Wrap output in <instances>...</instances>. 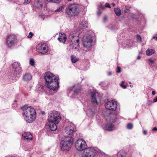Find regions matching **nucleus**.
Listing matches in <instances>:
<instances>
[{
	"instance_id": "58836bf2",
	"label": "nucleus",
	"mask_w": 157,
	"mask_h": 157,
	"mask_svg": "<svg viewBox=\"0 0 157 157\" xmlns=\"http://www.w3.org/2000/svg\"><path fill=\"white\" fill-rule=\"evenodd\" d=\"M152 101H150V100H149L147 101V104L149 105H151L152 104Z\"/></svg>"
},
{
	"instance_id": "ea45409f",
	"label": "nucleus",
	"mask_w": 157,
	"mask_h": 157,
	"mask_svg": "<svg viewBox=\"0 0 157 157\" xmlns=\"http://www.w3.org/2000/svg\"><path fill=\"white\" fill-rule=\"evenodd\" d=\"M148 61L151 63H153L155 61V60L152 59H148Z\"/></svg>"
},
{
	"instance_id": "f8f14e48",
	"label": "nucleus",
	"mask_w": 157,
	"mask_h": 157,
	"mask_svg": "<svg viewBox=\"0 0 157 157\" xmlns=\"http://www.w3.org/2000/svg\"><path fill=\"white\" fill-rule=\"evenodd\" d=\"M37 52L42 54H44L48 51V47L44 44L40 43L36 47Z\"/></svg>"
},
{
	"instance_id": "f03ea898",
	"label": "nucleus",
	"mask_w": 157,
	"mask_h": 157,
	"mask_svg": "<svg viewBox=\"0 0 157 157\" xmlns=\"http://www.w3.org/2000/svg\"><path fill=\"white\" fill-rule=\"evenodd\" d=\"M21 109L24 118L27 123H32L35 119L36 111L33 108L25 105L21 106Z\"/></svg>"
},
{
	"instance_id": "39448f33",
	"label": "nucleus",
	"mask_w": 157,
	"mask_h": 157,
	"mask_svg": "<svg viewBox=\"0 0 157 157\" xmlns=\"http://www.w3.org/2000/svg\"><path fill=\"white\" fill-rule=\"evenodd\" d=\"M79 12L78 6L76 4H69L66 9V12L69 16L76 15Z\"/></svg>"
},
{
	"instance_id": "412c9836",
	"label": "nucleus",
	"mask_w": 157,
	"mask_h": 157,
	"mask_svg": "<svg viewBox=\"0 0 157 157\" xmlns=\"http://www.w3.org/2000/svg\"><path fill=\"white\" fill-rule=\"evenodd\" d=\"M87 22L85 21H82L79 23V27L81 29H84L87 27Z\"/></svg>"
},
{
	"instance_id": "c03bdc74",
	"label": "nucleus",
	"mask_w": 157,
	"mask_h": 157,
	"mask_svg": "<svg viewBox=\"0 0 157 157\" xmlns=\"http://www.w3.org/2000/svg\"><path fill=\"white\" fill-rule=\"evenodd\" d=\"M153 101L155 102H157V97L153 99Z\"/></svg>"
},
{
	"instance_id": "72a5a7b5",
	"label": "nucleus",
	"mask_w": 157,
	"mask_h": 157,
	"mask_svg": "<svg viewBox=\"0 0 157 157\" xmlns=\"http://www.w3.org/2000/svg\"><path fill=\"white\" fill-rule=\"evenodd\" d=\"M136 38L137 40V41L140 42H141L142 41V38L140 35H136Z\"/></svg>"
},
{
	"instance_id": "6ab92c4d",
	"label": "nucleus",
	"mask_w": 157,
	"mask_h": 157,
	"mask_svg": "<svg viewBox=\"0 0 157 157\" xmlns=\"http://www.w3.org/2000/svg\"><path fill=\"white\" fill-rule=\"evenodd\" d=\"M32 78L31 75L29 73H26L23 76V79L25 81H28L30 80Z\"/></svg>"
},
{
	"instance_id": "de8ad7c7",
	"label": "nucleus",
	"mask_w": 157,
	"mask_h": 157,
	"mask_svg": "<svg viewBox=\"0 0 157 157\" xmlns=\"http://www.w3.org/2000/svg\"><path fill=\"white\" fill-rule=\"evenodd\" d=\"M152 94L153 95H154L155 94V92L154 91H152Z\"/></svg>"
},
{
	"instance_id": "49530a36",
	"label": "nucleus",
	"mask_w": 157,
	"mask_h": 157,
	"mask_svg": "<svg viewBox=\"0 0 157 157\" xmlns=\"http://www.w3.org/2000/svg\"><path fill=\"white\" fill-rule=\"evenodd\" d=\"M143 133L144 134H146L147 133V132L146 130H144V131H143Z\"/></svg>"
},
{
	"instance_id": "ddd939ff",
	"label": "nucleus",
	"mask_w": 157,
	"mask_h": 157,
	"mask_svg": "<svg viewBox=\"0 0 157 157\" xmlns=\"http://www.w3.org/2000/svg\"><path fill=\"white\" fill-rule=\"evenodd\" d=\"M105 106L107 109L113 110H115L117 107L116 103L113 101H109L106 102Z\"/></svg>"
},
{
	"instance_id": "dca6fc26",
	"label": "nucleus",
	"mask_w": 157,
	"mask_h": 157,
	"mask_svg": "<svg viewBox=\"0 0 157 157\" xmlns=\"http://www.w3.org/2000/svg\"><path fill=\"white\" fill-rule=\"evenodd\" d=\"M23 137H24L25 139L27 140H31L32 139V136L29 132H24L22 134Z\"/></svg>"
},
{
	"instance_id": "4be33fe9",
	"label": "nucleus",
	"mask_w": 157,
	"mask_h": 157,
	"mask_svg": "<svg viewBox=\"0 0 157 157\" xmlns=\"http://www.w3.org/2000/svg\"><path fill=\"white\" fill-rule=\"evenodd\" d=\"M105 128L106 130L107 131H111L114 129V126L112 124H106Z\"/></svg>"
},
{
	"instance_id": "c85d7f7f",
	"label": "nucleus",
	"mask_w": 157,
	"mask_h": 157,
	"mask_svg": "<svg viewBox=\"0 0 157 157\" xmlns=\"http://www.w3.org/2000/svg\"><path fill=\"white\" fill-rule=\"evenodd\" d=\"M109 116L111 117H114V119H110L109 121L111 123H113V122H115V121H116L117 118L116 117L115 115H110Z\"/></svg>"
},
{
	"instance_id": "4d7b16f0",
	"label": "nucleus",
	"mask_w": 157,
	"mask_h": 157,
	"mask_svg": "<svg viewBox=\"0 0 157 157\" xmlns=\"http://www.w3.org/2000/svg\"><path fill=\"white\" fill-rule=\"evenodd\" d=\"M120 86L122 87L123 86V85H124L123 83H121L120 84Z\"/></svg>"
},
{
	"instance_id": "1a4fd4ad",
	"label": "nucleus",
	"mask_w": 157,
	"mask_h": 157,
	"mask_svg": "<svg viewBox=\"0 0 157 157\" xmlns=\"http://www.w3.org/2000/svg\"><path fill=\"white\" fill-rule=\"evenodd\" d=\"M75 146L76 150L78 151H83L87 147L86 142L82 139H78L75 143Z\"/></svg>"
},
{
	"instance_id": "aec40b11",
	"label": "nucleus",
	"mask_w": 157,
	"mask_h": 157,
	"mask_svg": "<svg viewBox=\"0 0 157 157\" xmlns=\"http://www.w3.org/2000/svg\"><path fill=\"white\" fill-rule=\"evenodd\" d=\"M126 154L125 151L121 150L117 153V157H126Z\"/></svg>"
},
{
	"instance_id": "7ed1b4c3",
	"label": "nucleus",
	"mask_w": 157,
	"mask_h": 157,
	"mask_svg": "<svg viewBox=\"0 0 157 157\" xmlns=\"http://www.w3.org/2000/svg\"><path fill=\"white\" fill-rule=\"evenodd\" d=\"M73 141V138L71 136H65L60 144L61 150L64 151H69L72 145Z\"/></svg>"
},
{
	"instance_id": "a18cd8bd",
	"label": "nucleus",
	"mask_w": 157,
	"mask_h": 157,
	"mask_svg": "<svg viewBox=\"0 0 157 157\" xmlns=\"http://www.w3.org/2000/svg\"><path fill=\"white\" fill-rule=\"evenodd\" d=\"M152 130H153V131H157V128H156V127H154V128L152 129Z\"/></svg>"
},
{
	"instance_id": "c756f323",
	"label": "nucleus",
	"mask_w": 157,
	"mask_h": 157,
	"mask_svg": "<svg viewBox=\"0 0 157 157\" xmlns=\"http://www.w3.org/2000/svg\"><path fill=\"white\" fill-rule=\"evenodd\" d=\"M63 6H61L60 7H58L55 10V12H60L62 11V10L64 9Z\"/></svg>"
},
{
	"instance_id": "4c0bfd02",
	"label": "nucleus",
	"mask_w": 157,
	"mask_h": 157,
	"mask_svg": "<svg viewBox=\"0 0 157 157\" xmlns=\"http://www.w3.org/2000/svg\"><path fill=\"white\" fill-rule=\"evenodd\" d=\"M107 17L106 16H105L103 17V21L104 22H105V21H106L107 20Z\"/></svg>"
},
{
	"instance_id": "4468645a",
	"label": "nucleus",
	"mask_w": 157,
	"mask_h": 157,
	"mask_svg": "<svg viewBox=\"0 0 157 157\" xmlns=\"http://www.w3.org/2000/svg\"><path fill=\"white\" fill-rule=\"evenodd\" d=\"M65 131L67 134L72 135L75 132V127L73 124H71L66 127Z\"/></svg>"
},
{
	"instance_id": "a878e982",
	"label": "nucleus",
	"mask_w": 157,
	"mask_h": 157,
	"mask_svg": "<svg viewBox=\"0 0 157 157\" xmlns=\"http://www.w3.org/2000/svg\"><path fill=\"white\" fill-rule=\"evenodd\" d=\"M34 6L37 8H42L43 6L42 4L40 3L39 1H37L34 3Z\"/></svg>"
},
{
	"instance_id": "0e129e2a",
	"label": "nucleus",
	"mask_w": 157,
	"mask_h": 157,
	"mask_svg": "<svg viewBox=\"0 0 157 157\" xmlns=\"http://www.w3.org/2000/svg\"><path fill=\"white\" fill-rule=\"evenodd\" d=\"M130 86L131 87H132V86H131V85H130Z\"/></svg>"
},
{
	"instance_id": "37998d69",
	"label": "nucleus",
	"mask_w": 157,
	"mask_h": 157,
	"mask_svg": "<svg viewBox=\"0 0 157 157\" xmlns=\"http://www.w3.org/2000/svg\"><path fill=\"white\" fill-rule=\"evenodd\" d=\"M153 38L155 39L156 40H157V34L154 36L153 37Z\"/></svg>"
},
{
	"instance_id": "9d476101",
	"label": "nucleus",
	"mask_w": 157,
	"mask_h": 157,
	"mask_svg": "<svg viewBox=\"0 0 157 157\" xmlns=\"http://www.w3.org/2000/svg\"><path fill=\"white\" fill-rule=\"evenodd\" d=\"M82 41L84 46L86 48L91 46L93 41L91 36L88 34L85 35L83 36Z\"/></svg>"
},
{
	"instance_id": "5701e85b",
	"label": "nucleus",
	"mask_w": 157,
	"mask_h": 157,
	"mask_svg": "<svg viewBox=\"0 0 157 157\" xmlns=\"http://www.w3.org/2000/svg\"><path fill=\"white\" fill-rule=\"evenodd\" d=\"M155 52V51L154 49H148L146 51V52L147 55L150 56L154 53Z\"/></svg>"
},
{
	"instance_id": "603ef678",
	"label": "nucleus",
	"mask_w": 157,
	"mask_h": 157,
	"mask_svg": "<svg viewBox=\"0 0 157 157\" xmlns=\"http://www.w3.org/2000/svg\"><path fill=\"white\" fill-rule=\"evenodd\" d=\"M42 114H45V113L44 111H42Z\"/></svg>"
},
{
	"instance_id": "2eb2a0df",
	"label": "nucleus",
	"mask_w": 157,
	"mask_h": 157,
	"mask_svg": "<svg viewBox=\"0 0 157 157\" xmlns=\"http://www.w3.org/2000/svg\"><path fill=\"white\" fill-rule=\"evenodd\" d=\"M95 96L96 94L95 93L92 92L90 93L91 102L92 104L95 105H98V102Z\"/></svg>"
},
{
	"instance_id": "c9c22d12",
	"label": "nucleus",
	"mask_w": 157,
	"mask_h": 157,
	"mask_svg": "<svg viewBox=\"0 0 157 157\" xmlns=\"http://www.w3.org/2000/svg\"><path fill=\"white\" fill-rule=\"evenodd\" d=\"M33 35V34L31 32L29 33V35L27 36V37L29 38H31Z\"/></svg>"
},
{
	"instance_id": "bb28decb",
	"label": "nucleus",
	"mask_w": 157,
	"mask_h": 157,
	"mask_svg": "<svg viewBox=\"0 0 157 157\" xmlns=\"http://www.w3.org/2000/svg\"><path fill=\"white\" fill-rule=\"evenodd\" d=\"M71 60L73 63H75L78 60V59L77 58L74 56L71 55Z\"/></svg>"
},
{
	"instance_id": "79ce46f5",
	"label": "nucleus",
	"mask_w": 157,
	"mask_h": 157,
	"mask_svg": "<svg viewBox=\"0 0 157 157\" xmlns=\"http://www.w3.org/2000/svg\"><path fill=\"white\" fill-rule=\"evenodd\" d=\"M31 1V0H25V2L26 3H29Z\"/></svg>"
},
{
	"instance_id": "a19ab883",
	"label": "nucleus",
	"mask_w": 157,
	"mask_h": 157,
	"mask_svg": "<svg viewBox=\"0 0 157 157\" xmlns=\"http://www.w3.org/2000/svg\"><path fill=\"white\" fill-rule=\"evenodd\" d=\"M105 6L107 7H108L109 8H110L111 6L108 3H106L105 4Z\"/></svg>"
},
{
	"instance_id": "20e7f679",
	"label": "nucleus",
	"mask_w": 157,
	"mask_h": 157,
	"mask_svg": "<svg viewBox=\"0 0 157 157\" xmlns=\"http://www.w3.org/2000/svg\"><path fill=\"white\" fill-rule=\"evenodd\" d=\"M82 33L79 34L77 30H72L70 31L69 35V38L72 44L78 45L79 38H81Z\"/></svg>"
},
{
	"instance_id": "f704fd0d",
	"label": "nucleus",
	"mask_w": 157,
	"mask_h": 157,
	"mask_svg": "<svg viewBox=\"0 0 157 157\" xmlns=\"http://www.w3.org/2000/svg\"><path fill=\"white\" fill-rule=\"evenodd\" d=\"M35 62L33 59H30V64L31 66H33L34 65Z\"/></svg>"
},
{
	"instance_id": "6e6552de",
	"label": "nucleus",
	"mask_w": 157,
	"mask_h": 157,
	"mask_svg": "<svg viewBox=\"0 0 157 157\" xmlns=\"http://www.w3.org/2000/svg\"><path fill=\"white\" fill-rule=\"evenodd\" d=\"M17 42V39L14 35H10L7 36L6 39V44L8 47L10 48L14 46Z\"/></svg>"
},
{
	"instance_id": "6e6d98bb",
	"label": "nucleus",
	"mask_w": 157,
	"mask_h": 157,
	"mask_svg": "<svg viewBox=\"0 0 157 157\" xmlns=\"http://www.w3.org/2000/svg\"><path fill=\"white\" fill-rule=\"evenodd\" d=\"M141 58V57L140 56H138L137 57V59H139Z\"/></svg>"
},
{
	"instance_id": "f3484780",
	"label": "nucleus",
	"mask_w": 157,
	"mask_h": 157,
	"mask_svg": "<svg viewBox=\"0 0 157 157\" xmlns=\"http://www.w3.org/2000/svg\"><path fill=\"white\" fill-rule=\"evenodd\" d=\"M56 124H57L54 122H49V124H48L49 129L52 131H56L57 129Z\"/></svg>"
},
{
	"instance_id": "bf43d9fd",
	"label": "nucleus",
	"mask_w": 157,
	"mask_h": 157,
	"mask_svg": "<svg viewBox=\"0 0 157 157\" xmlns=\"http://www.w3.org/2000/svg\"><path fill=\"white\" fill-rule=\"evenodd\" d=\"M124 81H122V83H124Z\"/></svg>"
},
{
	"instance_id": "8fccbe9b",
	"label": "nucleus",
	"mask_w": 157,
	"mask_h": 157,
	"mask_svg": "<svg viewBox=\"0 0 157 157\" xmlns=\"http://www.w3.org/2000/svg\"><path fill=\"white\" fill-rule=\"evenodd\" d=\"M122 87L124 89H125L126 88V86L124 85H123Z\"/></svg>"
},
{
	"instance_id": "864d4df0",
	"label": "nucleus",
	"mask_w": 157,
	"mask_h": 157,
	"mask_svg": "<svg viewBox=\"0 0 157 157\" xmlns=\"http://www.w3.org/2000/svg\"><path fill=\"white\" fill-rule=\"evenodd\" d=\"M112 5L113 6H115L116 5L115 4V3L113 2L112 3Z\"/></svg>"
},
{
	"instance_id": "2f4dec72",
	"label": "nucleus",
	"mask_w": 157,
	"mask_h": 157,
	"mask_svg": "<svg viewBox=\"0 0 157 157\" xmlns=\"http://www.w3.org/2000/svg\"><path fill=\"white\" fill-rule=\"evenodd\" d=\"M89 107L88 106V107ZM87 109H88V110H89V111L90 112L91 114L92 115H94L95 114V111H94V110H93V109L90 108H88Z\"/></svg>"
},
{
	"instance_id": "b1692460",
	"label": "nucleus",
	"mask_w": 157,
	"mask_h": 157,
	"mask_svg": "<svg viewBox=\"0 0 157 157\" xmlns=\"http://www.w3.org/2000/svg\"><path fill=\"white\" fill-rule=\"evenodd\" d=\"M81 86L79 85H77V88L74 90V93L76 94H78L80 93Z\"/></svg>"
},
{
	"instance_id": "3c124183",
	"label": "nucleus",
	"mask_w": 157,
	"mask_h": 157,
	"mask_svg": "<svg viewBox=\"0 0 157 157\" xmlns=\"http://www.w3.org/2000/svg\"><path fill=\"white\" fill-rule=\"evenodd\" d=\"M40 88H39V90H43V86H40Z\"/></svg>"
},
{
	"instance_id": "0eeeda50",
	"label": "nucleus",
	"mask_w": 157,
	"mask_h": 157,
	"mask_svg": "<svg viewBox=\"0 0 157 157\" xmlns=\"http://www.w3.org/2000/svg\"><path fill=\"white\" fill-rule=\"evenodd\" d=\"M98 151L93 148H86L84 149L82 157H97Z\"/></svg>"
},
{
	"instance_id": "393cba45",
	"label": "nucleus",
	"mask_w": 157,
	"mask_h": 157,
	"mask_svg": "<svg viewBox=\"0 0 157 157\" xmlns=\"http://www.w3.org/2000/svg\"><path fill=\"white\" fill-rule=\"evenodd\" d=\"M114 11L117 16H119L121 14V11L119 8H114Z\"/></svg>"
},
{
	"instance_id": "680f3d73",
	"label": "nucleus",
	"mask_w": 157,
	"mask_h": 157,
	"mask_svg": "<svg viewBox=\"0 0 157 157\" xmlns=\"http://www.w3.org/2000/svg\"><path fill=\"white\" fill-rule=\"evenodd\" d=\"M95 108V107L94 106L93 109H94Z\"/></svg>"
},
{
	"instance_id": "7c9ffc66",
	"label": "nucleus",
	"mask_w": 157,
	"mask_h": 157,
	"mask_svg": "<svg viewBox=\"0 0 157 157\" xmlns=\"http://www.w3.org/2000/svg\"><path fill=\"white\" fill-rule=\"evenodd\" d=\"M47 1L49 2H53L58 3L61 2V0H47Z\"/></svg>"
},
{
	"instance_id": "cd10ccee",
	"label": "nucleus",
	"mask_w": 157,
	"mask_h": 157,
	"mask_svg": "<svg viewBox=\"0 0 157 157\" xmlns=\"http://www.w3.org/2000/svg\"><path fill=\"white\" fill-rule=\"evenodd\" d=\"M131 8V6H126L125 7V10H124V12L125 13H128L130 10V9Z\"/></svg>"
},
{
	"instance_id": "13d9d810",
	"label": "nucleus",
	"mask_w": 157,
	"mask_h": 157,
	"mask_svg": "<svg viewBox=\"0 0 157 157\" xmlns=\"http://www.w3.org/2000/svg\"><path fill=\"white\" fill-rule=\"evenodd\" d=\"M14 81H15L14 80H12V82H14Z\"/></svg>"
},
{
	"instance_id": "5fc2aeb1",
	"label": "nucleus",
	"mask_w": 157,
	"mask_h": 157,
	"mask_svg": "<svg viewBox=\"0 0 157 157\" xmlns=\"http://www.w3.org/2000/svg\"><path fill=\"white\" fill-rule=\"evenodd\" d=\"M101 13V12L100 11H98V15H100V14Z\"/></svg>"
},
{
	"instance_id": "e2e57ef3",
	"label": "nucleus",
	"mask_w": 157,
	"mask_h": 157,
	"mask_svg": "<svg viewBox=\"0 0 157 157\" xmlns=\"http://www.w3.org/2000/svg\"><path fill=\"white\" fill-rule=\"evenodd\" d=\"M129 84H131V82H129Z\"/></svg>"
},
{
	"instance_id": "09e8293b",
	"label": "nucleus",
	"mask_w": 157,
	"mask_h": 157,
	"mask_svg": "<svg viewBox=\"0 0 157 157\" xmlns=\"http://www.w3.org/2000/svg\"><path fill=\"white\" fill-rule=\"evenodd\" d=\"M112 75V73L111 72H108V75Z\"/></svg>"
},
{
	"instance_id": "e433bc0d",
	"label": "nucleus",
	"mask_w": 157,
	"mask_h": 157,
	"mask_svg": "<svg viewBox=\"0 0 157 157\" xmlns=\"http://www.w3.org/2000/svg\"><path fill=\"white\" fill-rule=\"evenodd\" d=\"M116 71L117 73H119L121 72V67H117Z\"/></svg>"
},
{
	"instance_id": "9b49d317",
	"label": "nucleus",
	"mask_w": 157,
	"mask_h": 157,
	"mask_svg": "<svg viewBox=\"0 0 157 157\" xmlns=\"http://www.w3.org/2000/svg\"><path fill=\"white\" fill-rule=\"evenodd\" d=\"M12 67L13 71V73L14 76L20 74L22 71L21 68L20 67V64L17 62H14L12 64Z\"/></svg>"
},
{
	"instance_id": "052dcab7",
	"label": "nucleus",
	"mask_w": 157,
	"mask_h": 157,
	"mask_svg": "<svg viewBox=\"0 0 157 157\" xmlns=\"http://www.w3.org/2000/svg\"><path fill=\"white\" fill-rule=\"evenodd\" d=\"M14 101L15 102H16L17 101L16 100H15Z\"/></svg>"
},
{
	"instance_id": "423d86ee",
	"label": "nucleus",
	"mask_w": 157,
	"mask_h": 157,
	"mask_svg": "<svg viewBox=\"0 0 157 157\" xmlns=\"http://www.w3.org/2000/svg\"><path fill=\"white\" fill-rule=\"evenodd\" d=\"M61 117L59 113L57 111L51 112L48 114V120L49 122H54L58 124Z\"/></svg>"
},
{
	"instance_id": "473e14b6",
	"label": "nucleus",
	"mask_w": 157,
	"mask_h": 157,
	"mask_svg": "<svg viewBox=\"0 0 157 157\" xmlns=\"http://www.w3.org/2000/svg\"><path fill=\"white\" fill-rule=\"evenodd\" d=\"M133 127V124L132 123H128L127 126V128L128 129H132Z\"/></svg>"
},
{
	"instance_id": "a211bd4d",
	"label": "nucleus",
	"mask_w": 157,
	"mask_h": 157,
	"mask_svg": "<svg viewBox=\"0 0 157 157\" xmlns=\"http://www.w3.org/2000/svg\"><path fill=\"white\" fill-rule=\"evenodd\" d=\"M61 36H59V37L58 38V40L60 42L64 43L65 42L67 37L66 34L64 33L61 34Z\"/></svg>"
},
{
	"instance_id": "f257e3e1",
	"label": "nucleus",
	"mask_w": 157,
	"mask_h": 157,
	"mask_svg": "<svg viewBox=\"0 0 157 157\" xmlns=\"http://www.w3.org/2000/svg\"><path fill=\"white\" fill-rule=\"evenodd\" d=\"M44 79L48 88L50 90H56L59 87V77L55 76L49 72L46 73Z\"/></svg>"
}]
</instances>
